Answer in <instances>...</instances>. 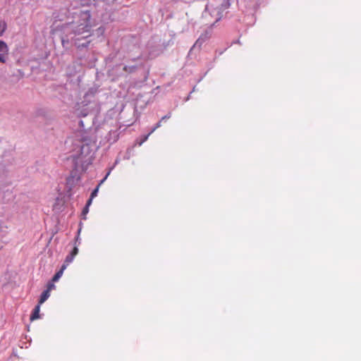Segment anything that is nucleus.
I'll return each instance as SVG.
<instances>
[{"mask_svg":"<svg viewBox=\"0 0 361 361\" xmlns=\"http://www.w3.org/2000/svg\"><path fill=\"white\" fill-rule=\"evenodd\" d=\"M84 23H82L78 25L74 28V35L75 37L73 39L74 44L77 46L78 48L80 47H87L90 41H87L85 43L80 44V41L83 39H87L90 37L92 34L91 28L92 25L90 24V14L89 12H84L82 13Z\"/></svg>","mask_w":361,"mask_h":361,"instance_id":"1","label":"nucleus"},{"mask_svg":"<svg viewBox=\"0 0 361 361\" xmlns=\"http://www.w3.org/2000/svg\"><path fill=\"white\" fill-rule=\"evenodd\" d=\"M76 140L81 145L80 154L87 155L90 153V146L95 142L94 137L90 131L80 130L76 133Z\"/></svg>","mask_w":361,"mask_h":361,"instance_id":"2","label":"nucleus"},{"mask_svg":"<svg viewBox=\"0 0 361 361\" xmlns=\"http://www.w3.org/2000/svg\"><path fill=\"white\" fill-rule=\"evenodd\" d=\"M8 48L6 42L0 40V62L4 63L8 59Z\"/></svg>","mask_w":361,"mask_h":361,"instance_id":"3","label":"nucleus"},{"mask_svg":"<svg viewBox=\"0 0 361 361\" xmlns=\"http://www.w3.org/2000/svg\"><path fill=\"white\" fill-rule=\"evenodd\" d=\"M40 305H39V303H38V305L33 310V312H32V314L30 316V320L31 321L37 319H39L40 317H39Z\"/></svg>","mask_w":361,"mask_h":361,"instance_id":"4","label":"nucleus"},{"mask_svg":"<svg viewBox=\"0 0 361 361\" xmlns=\"http://www.w3.org/2000/svg\"><path fill=\"white\" fill-rule=\"evenodd\" d=\"M66 269V264H63L59 271H58L52 278V282H56L62 276L63 271Z\"/></svg>","mask_w":361,"mask_h":361,"instance_id":"5","label":"nucleus"},{"mask_svg":"<svg viewBox=\"0 0 361 361\" xmlns=\"http://www.w3.org/2000/svg\"><path fill=\"white\" fill-rule=\"evenodd\" d=\"M109 173H108L106 174V176L103 178V180H101V182L99 183V184L97 186V188L92 192L91 193V195H90V198L89 200H91V202L92 201V199L94 197H95L97 195V192H98V190H99V186L101 185V184H102L104 183V181L106 179L107 176H109Z\"/></svg>","mask_w":361,"mask_h":361,"instance_id":"6","label":"nucleus"},{"mask_svg":"<svg viewBox=\"0 0 361 361\" xmlns=\"http://www.w3.org/2000/svg\"><path fill=\"white\" fill-rule=\"evenodd\" d=\"M49 296H50V293L49 291H47V290H45L44 291H43V293L40 295V298L39 300L38 303H39V305H42L49 298Z\"/></svg>","mask_w":361,"mask_h":361,"instance_id":"7","label":"nucleus"},{"mask_svg":"<svg viewBox=\"0 0 361 361\" xmlns=\"http://www.w3.org/2000/svg\"><path fill=\"white\" fill-rule=\"evenodd\" d=\"M159 127H161V121H159L152 128V130L145 137H144V139L140 142V145H142L144 142H145L148 139L149 136Z\"/></svg>","mask_w":361,"mask_h":361,"instance_id":"8","label":"nucleus"},{"mask_svg":"<svg viewBox=\"0 0 361 361\" xmlns=\"http://www.w3.org/2000/svg\"><path fill=\"white\" fill-rule=\"evenodd\" d=\"M7 27V25L5 21L0 20V36L3 35Z\"/></svg>","mask_w":361,"mask_h":361,"instance_id":"9","label":"nucleus"},{"mask_svg":"<svg viewBox=\"0 0 361 361\" xmlns=\"http://www.w3.org/2000/svg\"><path fill=\"white\" fill-rule=\"evenodd\" d=\"M91 204V200H88L87 204H86V206L84 207V209H82V214L83 216H85L88 212H89V207L90 205Z\"/></svg>","mask_w":361,"mask_h":361,"instance_id":"10","label":"nucleus"},{"mask_svg":"<svg viewBox=\"0 0 361 361\" xmlns=\"http://www.w3.org/2000/svg\"><path fill=\"white\" fill-rule=\"evenodd\" d=\"M74 257L70 254L66 257L63 264H66V267L73 262Z\"/></svg>","mask_w":361,"mask_h":361,"instance_id":"11","label":"nucleus"},{"mask_svg":"<svg viewBox=\"0 0 361 361\" xmlns=\"http://www.w3.org/2000/svg\"><path fill=\"white\" fill-rule=\"evenodd\" d=\"M135 68H136L135 66H125L123 69L126 72L132 73V72H133L135 70Z\"/></svg>","mask_w":361,"mask_h":361,"instance_id":"12","label":"nucleus"},{"mask_svg":"<svg viewBox=\"0 0 361 361\" xmlns=\"http://www.w3.org/2000/svg\"><path fill=\"white\" fill-rule=\"evenodd\" d=\"M55 288V286L54 284V282L52 281L51 282H49L47 287V290L50 293V291Z\"/></svg>","mask_w":361,"mask_h":361,"instance_id":"13","label":"nucleus"},{"mask_svg":"<svg viewBox=\"0 0 361 361\" xmlns=\"http://www.w3.org/2000/svg\"><path fill=\"white\" fill-rule=\"evenodd\" d=\"M78 249L77 246H75L73 247L72 252L70 253V255L75 257L78 255Z\"/></svg>","mask_w":361,"mask_h":361,"instance_id":"14","label":"nucleus"},{"mask_svg":"<svg viewBox=\"0 0 361 361\" xmlns=\"http://www.w3.org/2000/svg\"><path fill=\"white\" fill-rule=\"evenodd\" d=\"M171 113H169L167 115H166V116H163V117L161 118V119L159 121H161V122H162V121L166 120V119H168V118H171Z\"/></svg>","mask_w":361,"mask_h":361,"instance_id":"15","label":"nucleus"}]
</instances>
